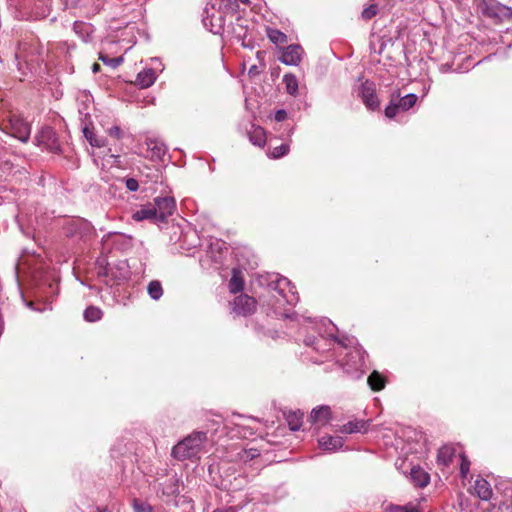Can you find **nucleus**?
<instances>
[{"label": "nucleus", "mask_w": 512, "mask_h": 512, "mask_svg": "<svg viewBox=\"0 0 512 512\" xmlns=\"http://www.w3.org/2000/svg\"><path fill=\"white\" fill-rule=\"evenodd\" d=\"M207 433L194 431L183 440L179 441L172 449V456L180 461L187 459H199L207 442Z\"/></svg>", "instance_id": "nucleus-1"}, {"label": "nucleus", "mask_w": 512, "mask_h": 512, "mask_svg": "<svg viewBox=\"0 0 512 512\" xmlns=\"http://www.w3.org/2000/svg\"><path fill=\"white\" fill-rule=\"evenodd\" d=\"M229 14L224 12L222 7L215 9L214 5L211 7L206 6L203 12L202 22L204 26L213 34L220 35L225 30V17Z\"/></svg>", "instance_id": "nucleus-2"}, {"label": "nucleus", "mask_w": 512, "mask_h": 512, "mask_svg": "<svg viewBox=\"0 0 512 512\" xmlns=\"http://www.w3.org/2000/svg\"><path fill=\"white\" fill-rule=\"evenodd\" d=\"M152 205L158 222H164L176 209L175 199L170 196L157 197Z\"/></svg>", "instance_id": "nucleus-3"}, {"label": "nucleus", "mask_w": 512, "mask_h": 512, "mask_svg": "<svg viewBox=\"0 0 512 512\" xmlns=\"http://www.w3.org/2000/svg\"><path fill=\"white\" fill-rule=\"evenodd\" d=\"M416 101L417 96L413 93L407 94L397 101L391 99L390 104L385 108V115L388 118H393L399 110L406 111L412 108L416 104Z\"/></svg>", "instance_id": "nucleus-4"}, {"label": "nucleus", "mask_w": 512, "mask_h": 512, "mask_svg": "<svg viewBox=\"0 0 512 512\" xmlns=\"http://www.w3.org/2000/svg\"><path fill=\"white\" fill-rule=\"evenodd\" d=\"M9 128L11 135L23 143H26L30 138L31 128L28 122L19 116H12L9 120Z\"/></svg>", "instance_id": "nucleus-5"}, {"label": "nucleus", "mask_w": 512, "mask_h": 512, "mask_svg": "<svg viewBox=\"0 0 512 512\" xmlns=\"http://www.w3.org/2000/svg\"><path fill=\"white\" fill-rule=\"evenodd\" d=\"M232 310L237 315H250L256 310V301L254 298L246 294H241L234 299L232 303Z\"/></svg>", "instance_id": "nucleus-6"}, {"label": "nucleus", "mask_w": 512, "mask_h": 512, "mask_svg": "<svg viewBox=\"0 0 512 512\" xmlns=\"http://www.w3.org/2000/svg\"><path fill=\"white\" fill-rule=\"evenodd\" d=\"M275 289L279 291L288 304L294 305L297 303L299 298L295 291V286L286 277L277 279Z\"/></svg>", "instance_id": "nucleus-7"}, {"label": "nucleus", "mask_w": 512, "mask_h": 512, "mask_svg": "<svg viewBox=\"0 0 512 512\" xmlns=\"http://www.w3.org/2000/svg\"><path fill=\"white\" fill-rule=\"evenodd\" d=\"M302 52L303 50L300 45L292 44L285 48L279 59L285 65H298L301 61Z\"/></svg>", "instance_id": "nucleus-8"}, {"label": "nucleus", "mask_w": 512, "mask_h": 512, "mask_svg": "<svg viewBox=\"0 0 512 512\" xmlns=\"http://www.w3.org/2000/svg\"><path fill=\"white\" fill-rule=\"evenodd\" d=\"M360 96H361L363 102L365 103V105L369 109L374 110L378 107L379 102H378L377 96L375 94V90L368 83H365L361 86Z\"/></svg>", "instance_id": "nucleus-9"}, {"label": "nucleus", "mask_w": 512, "mask_h": 512, "mask_svg": "<svg viewBox=\"0 0 512 512\" xmlns=\"http://www.w3.org/2000/svg\"><path fill=\"white\" fill-rule=\"evenodd\" d=\"M479 9L482 14L493 19H499L502 7L495 0H481Z\"/></svg>", "instance_id": "nucleus-10"}, {"label": "nucleus", "mask_w": 512, "mask_h": 512, "mask_svg": "<svg viewBox=\"0 0 512 512\" xmlns=\"http://www.w3.org/2000/svg\"><path fill=\"white\" fill-rule=\"evenodd\" d=\"M331 417V410L329 406H320L311 411L309 421L312 424L325 425Z\"/></svg>", "instance_id": "nucleus-11"}, {"label": "nucleus", "mask_w": 512, "mask_h": 512, "mask_svg": "<svg viewBox=\"0 0 512 512\" xmlns=\"http://www.w3.org/2000/svg\"><path fill=\"white\" fill-rule=\"evenodd\" d=\"M132 219L141 222L144 220H150L153 222H158L156 218V211H154L152 204H146L140 207V209L134 211L132 213Z\"/></svg>", "instance_id": "nucleus-12"}, {"label": "nucleus", "mask_w": 512, "mask_h": 512, "mask_svg": "<svg viewBox=\"0 0 512 512\" xmlns=\"http://www.w3.org/2000/svg\"><path fill=\"white\" fill-rule=\"evenodd\" d=\"M475 494L484 501H488L492 497V488L487 480L478 477L474 483Z\"/></svg>", "instance_id": "nucleus-13"}, {"label": "nucleus", "mask_w": 512, "mask_h": 512, "mask_svg": "<svg viewBox=\"0 0 512 512\" xmlns=\"http://www.w3.org/2000/svg\"><path fill=\"white\" fill-rule=\"evenodd\" d=\"M319 446L328 451H335L343 446V439L340 436L324 435L318 440Z\"/></svg>", "instance_id": "nucleus-14"}, {"label": "nucleus", "mask_w": 512, "mask_h": 512, "mask_svg": "<svg viewBox=\"0 0 512 512\" xmlns=\"http://www.w3.org/2000/svg\"><path fill=\"white\" fill-rule=\"evenodd\" d=\"M369 422L364 420H354L349 421L348 423L344 424L340 432L345 434H352V433H365L368 430Z\"/></svg>", "instance_id": "nucleus-15"}, {"label": "nucleus", "mask_w": 512, "mask_h": 512, "mask_svg": "<svg viewBox=\"0 0 512 512\" xmlns=\"http://www.w3.org/2000/svg\"><path fill=\"white\" fill-rule=\"evenodd\" d=\"M155 80H156L155 71L153 69H151V68H147V69H144V70L140 71L137 74L136 84L140 88H148L151 85H153Z\"/></svg>", "instance_id": "nucleus-16"}, {"label": "nucleus", "mask_w": 512, "mask_h": 512, "mask_svg": "<svg viewBox=\"0 0 512 512\" xmlns=\"http://www.w3.org/2000/svg\"><path fill=\"white\" fill-rule=\"evenodd\" d=\"M50 10V0H35L32 7V14L36 19H43L50 14Z\"/></svg>", "instance_id": "nucleus-17"}, {"label": "nucleus", "mask_w": 512, "mask_h": 512, "mask_svg": "<svg viewBox=\"0 0 512 512\" xmlns=\"http://www.w3.org/2000/svg\"><path fill=\"white\" fill-rule=\"evenodd\" d=\"M455 449L452 446L445 445L441 447L437 454V462L443 466H448L453 460Z\"/></svg>", "instance_id": "nucleus-18"}, {"label": "nucleus", "mask_w": 512, "mask_h": 512, "mask_svg": "<svg viewBox=\"0 0 512 512\" xmlns=\"http://www.w3.org/2000/svg\"><path fill=\"white\" fill-rule=\"evenodd\" d=\"M248 136L252 144L256 146L263 147L266 143L265 131L259 126H253L249 131Z\"/></svg>", "instance_id": "nucleus-19"}, {"label": "nucleus", "mask_w": 512, "mask_h": 512, "mask_svg": "<svg viewBox=\"0 0 512 512\" xmlns=\"http://www.w3.org/2000/svg\"><path fill=\"white\" fill-rule=\"evenodd\" d=\"M162 493L166 496H176L179 494V480L176 477L167 479L162 484Z\"/></svg>", "instance_id": "nucleus-20"}, {"label": "nucleus", "mask_w": 512, "mask_h": 512, "mask_svg": "<svg viewBox=\"0 0 512 512\" xmlns=\"http://www.w3.org/2000/svg\"><path fill=\"white\" fill-rule=\"evenodd\" d=\"M249 0H221L220 6L224 12L235 14L238 12L240 4L248 5Z\"/></svg>", "instance_id": "nucleus-21"}, {"label": "nucleus", "mask_w": 512, "mask_h": 512, "mask_svg": "<svg viewBox=\"0 0 512 512\" xmlns=\"http://www.w3.org/2000/svg\"><path fill=\"white\" fill-rule=\"evenodd\" d=\"M411 477L414 483L419 487H425L430 480L429 475L420 468H412Z\"/></svg>", "instance_id": "nucleus-22"}, {"label": "nucleus", "mask_w": 512, "mask_h": 512, "mask_svg": "<svg viewBox=\"0 0 512 512\" xmlns=\"http://www.w3.org/2000/svg\"><path fill=\"white\" fill-rule=\"evenodd\" d=\"M303 413L300 411H291L287 414L286 420L291 430L297 431L302 425Z\"/></svg>", "instance_id": "nucleus-23"}, {"label": "nucleus", "mask_w": 512, "mask_h": 512, "mask_svg": "<svg viewBox=\"0 0 512 512\" xmlns=\"http://www.w3.org/2000/svg\"><path fill=\"white\" fill-rule=\"evenodd\" d=\"M369 386L374 391H380L385 387V379L377 371L371 373L367 380Z\"/></svg>", "instance_id": "nucleus-24"}, {"label": "nucleus", "mask_w": 512, "mask_h": 512, "mask_svg": "<svg viewBox=\"0 0 512 512\" xmlns=\"http://www.w3.org/2000/svg\"><path fill=\"white\" fill-rule=\"evenodd\" d=\"M283 82L286 86V91L290 95H296L298 92V80L293 74H285L283 77Z\"/></svg>", "instance_id": "nucleus-25"}, {"label": "nucleus", "mask_w": 512, "mask_h": 512, "mask_svg": "<svg viewBox=\"0 0 512 512\" xmlns=\"http://www.w3.org/2000/svg\"><path fill=\"white\" fill-rule=\"evenodd\" d=\"M83 134L85 138L89 141L90 145L93 147H103L106 144V140L104 138L97 137L93 131H91L87 126L83 129Z\"/></svg>", "instance_id": "nucleus-26"}, {"label": "nucleus", "mask_w": 512, "mask_h": 512, "mask_svg": "<svg viewBox=\"0 0 512 512\" xmlns=\"http://www.w3.org/2000/svg\"><path fill=\"white\" fill-rule=\"evenodd\" d=\"M147 291L153 300H159L163 295L162 284L158 280H153L148 284Z\"/></svg>", "instance_id": "nucleus-27"}, {"label": "nucleus", "mask_w": 512, "mask_h": 512, "mask_svg": "<svg viewBox=\"0 0 512 512\" xmlns=\"http://www.w3.org/2000/svg\"><path fill=\"white\" fill-rule=\"evenodd\" d=\"M269 40L274 44H284L287 42V36L278 29L269 28L267 30Z\"/></svg>", "instance_id": "nucleus-28"}, {"label": "nucleus", "mask_w": 512, "mask_h": 512, "mask_svg": "<svg viewBox=\"0 0 512 512\" xmlns=\"http://www.w3.org/2000/svg\"><path fill=\"white\" fill-rule=\"evenodd\" d=\"M103 312L100 308L89 306L84 311V318L86 321L95 322L102 318Z\"/></svg>", "instance_id": "nucleus-29"}, {"label": "nucleus", "mask_w": 512, "mask_h": 512, "mask_svg": "<svg viewBox=\"0 0 512 512\" xmlns=\"http://www.w3.org/2000/svg\"><path fill=\"white\" fill-rule=\"evenodd\" d=\"M244 287L243 279L237 275L236 273L233 274L232 278L229 281V289L231 293H238L242 291Z\"/></svg>", "instance_id": "nucleus-30"}, {"label": "nucleus", "mask_w": 512, "mask_h": 512, "mask_svg": "<svg viewBox=\"0 0 512 512\" xmlns=\"http://www.w3.org/2000/svg\"><path fill=\"white\" fill-rule=\"evenodd\" d=\"M149 148L152 152V157L161 159L166 153V147L163 143L151 142Z\"/></svg>", "instance_id": "nucleus-31"}, {"label": "nucleus", "mask_w": 512, "mask_h": 512, "mask_svg": "<svg viewBox=\"0 0 512 512\" xmlns=\"http://www.w3.org/2000/svg\"><path fill=\"white\" fill-rule=\"evenodd\" d=\"M288 152H289V145L281 144L277 147H274L272 149V151L269 153V156L273 159H278V158H281V157L285 156L286 154H288Z\"/></svg>", "instance_id": "nucleus-32"}, {"label": "nucleus", "mask_w": 512, "mask_h": 512, "mask_svg": "<svg viewBox=\"0 0 512 512\" xmlns=\"http://www.w3.org/2000/svg\"><path fill=\"white\" fill-rule=\"evenodd\" d=\"M378 13V6L376 4H371L367 8L362 11V18L366 21L372 19Z\"/></svg>", "instance_id": "nucleus-33"}, {"label": "nucleus", "mask_w": 512, "mask_h": 512, "mask_svg": "<svg viewBox=\"0 0 512 512\" xmlns=\"http://www.w3.org/2000/svg\"><path fill=\"white\" fill-rule=\"evenodd\" d=\"M99 59L113 68L118 67L123 62V57L109 58L108 56L100 55Z\"/></svg>", "instance_id": "nucleus-34"}, {"label": "nucleus", "mask_w": 512, "mask_h": 512, "mask_svg": "<svg viewBox=\"0 0 512 512\" xmlns=\"http://www.w3.org/2000/svg\"><path fill=\"white\" fill-rule=\"evenodd\" d=\"M390 512H420L419 509L414 505H392L389 509Z\"/></svg>", "instance_id": "nucleus-35"}, {"label": "nucleus", "mask_w": 512, "mask_h": 512, "mask_svg": "<svg viewBox=\"0 0 512 512\" xmlns=\"http://www.w3.org/2000/svg\"><path fill=\"white\" fill-rule=\"evenodd\" d=\"M461 457V464H460V474L463 478L467 477L468 473H469V469H470V461L468 460V458L461 454L460 455Z\"/></svg>", "instance_id": "nucleus-36"}, {"label": "nucleus", "mask_w": 512, "mask_h": 512, "mask_svg": "<svg viewBox=\"0 0 512 512\" xmlns=\"http://www.w3.org/2000/svg\"><path fill=\"white\" fill-rule=\"evenodd\" d=\"M135 512H153V507L150 504L144 502H138L137 500L133 503Z\"/></svg>", "instance_id": "nucleus-37"}, {"label": "nucleus", "mask_w": 512, "mask_h": 512, "mask_svg": "<svg viewBox=\"0 0 512 512\" xmlns=\"http://www.w3.org/2000/svg\"><path fill=\"white\" fill-rule=\"evenodd\" d=\"M73 29L76 33L85 32L87 36L92 32V27L89 24L83 22H75Z\"/></svg>", "instance_id": "nucleus-38"}, {"label": "nucleus", "mask_w": 512, "mask_h": 512, "mask_svg": "<svg viewBox=\"0 0 512 512\" xmlns=\"http://www.w3.org/2000/svg\"><path fill=\"white\" fill-rule=\"evenodd\" d=\"M107 134L115 139H121L123 138L124 136V132L122 131V129L117 126V125H114L112 126L111 128L107 129Z\"/></svg>", "instance_id": "nucleus-39"}, {"label": "nucleus", "mask_w": 512, "mask_h": 512, "mask_svg": "<svg viewBox=\"0 0 512 512\" xmlns=\"http://www.w3.org/2000/svg\"><path fill=\"white\" fill-rule=\"evenodd\" d=\"M125 185H126V188L129 190V191H137L138 188H139V183L136 179L134 178H127L125 180Z\"/></svg>", "instance_id": "nucleus-40"}, {"label": "nucleus", "mask_w": 512, "mask_h": 512, "mask_svg": "<svg viewBox=\"0 0 512 512\" xmlns=\"http://www.w3.org/2000/svg\"><path fill=\"white\" fill-rule=\"evenodd\" d=\"M287 118V112L283 109L277 110L274 116V119L277 122H282Z\"/></svg>", "instance_id": "nucleus-41"}, {"label": "nucleus", "mask_w": 512, "mask_h": 512, "mask_svg": "<svg viewBox=\"0 0 512 512\" xmlns=\"http://www.w3.org/2000/svg\"><path fill=\"white\" fill-rule=\"evenodd\" d=\"M256 456H258L257 450L250 449V450L244 451V455L242 456V459H244V460L253 459Z\"/></svg>", "instance_id": "nucleus-42"}, {"label": "nucleus", "mask_w": 512, "mask_h": 512, "mask_svg": "<svg viewBox=\"0 0 512 512\" xmlns=\"http://www.w3.org/2000/svg\"><path fill=\"white\" fill-rule=\"evenodd\" d=\"M212 512H237V509L233 506L225 507V508H219Z\"/></svg>", "instance_id": "nucleus-43"}, {"label": "nucleus", "mask_w": 512, "mask_h": 512, "mask_svg": "<svg viewBox=\"0 0 512 512\" xmlns=\"http://www.w3.org/2000/svg\"><path fill=\"white\" fill-rule=\"evenodd\" d=\"M79 2H80V0H66V5L76 7L79 4Z\"/></svg>", "instance_id": "nucleus-44"}, {"label": "nucleus", "mask_w": 512, "mask_h": 512, "mask_svg": "<svg viewBox=\"0 0 512 512\" xmlns=\"http://www.w3.org/2000/svg\"><path fill=\"white\" fill-rule=\"evenodd\" d=\"M93 73H97L100 71V65L98 63H94L92 66Z\"/></svg>", "instance_id": "nucleus-45"}]
</instances>
